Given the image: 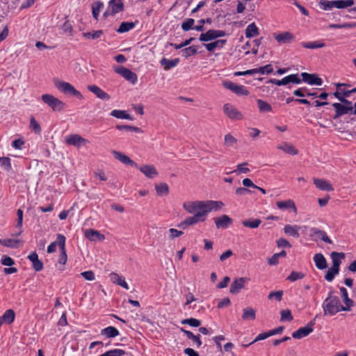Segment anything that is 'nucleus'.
I'll return each instance as SVG.
<instances>
[{
	"label": "nucleus",
	"instance_id": "f257e3e1",
	"mask_svg": "<svg viewBox=\"0 0 356 356\" xmlns=\"http://www.w3.org/2000/svg\"><path fill=\"white\" fill-rule=\"evenodd\" d=\"M224 206L221 201H188L183 204L184 209L189 213L193 214V216L186 218L181 221L178 227L186 229L190 225L197 224L200 222H204L208 213L211 211H218Z\"/></svg>",
	"mask_w": 356,
	"mask_h": 356
},
{
	"label": "nucleus",
	"instance_id": "f03ea898",
	"mask_svg": "<svg viewBox=\"0 0 356 356\" xmlns=\"http://www.w3.org/2000/svg\"><path fill=\"white\" fill-rule=\"evenodd\" d=\"M322 307L324 315L333 316L341 311H348V308H344V306L341 304L339 298L332 296V292L324 300Z\"/></svg>",
	"mask_w": 356,
	"mask_h": 356
},
{
	"label": "nucleus",
	"instance_id": "7ed1b4c3",
	"mask_svg": "<svg viewBox=\"0 0 356 356\" xmlns=\"http://www.w3.org/2000/svg\"><path fill=\"white\" fill-rule=\"evenodd\" d=\"M56 88L61 92L76 97L79 99H82L83 96L72 84L63 81L56 80L54 81Z\"/></svg>",
	"mask_w": 356,
	"mask_h": 356
},
{
	"label": "nucleus",
	"instance_id": "20e7f679",
	"mask_svg": "<svg viewBox=\"0 0 356 356\" xmlns=\"http://www.w3.org/2000/svg\"><path fill=\"white\" fill-rule=\"evenodd\" d=\"M41 98L42 100L54 111H61L65 107V104L63 101L52 95L44 94L42 95Z\"/></svg>",
	"mask_w": 356,
	"mask_h": 356
},
{
	"label": "nucleus",
	"instance_id": "39448f33",
	"mask_svg": "<svg viewBox=\"0 0 356 356\" xmlns=\"http://www.w3.org/2000/svg\"><path fill=\"white\" fill-rule=\"evenodd\" d=\"M124 9V3L122 0H111L106 10L104 13V17L108 15H114Z\"/></svg>",
	"mask_w": 356,
	"mask_h": 356
},
{
	"label": "nucleus",
	"instance_id": "423d86ee",
	"mask_svg": "<svg viewBox=\"0 0 356 356\" xmlns=\"http://www.w3.org/2000/svg\"><path fill=\"white\" fill-rule=\"evenodd\" d=\"M115 72L132 84H135L138 81L136 74L124 66H118L115 69Z\"/></svg>",
	"mask_w": 356,
	"mask_h": 356
},
{
	"label": "nucleus",
	"instance_id": "0eeeda50",
	"mask_svg": "<svg viewBox=\"0 0 356 356\" xmlns=\"http://www.w3.org/2000/svg\"><path fill=\"white\" fill-rule=\"evenodd\" d=\"M225 35V32L224 31L210 29L206 33H201L199 40L202 42H208Z\"/></svg>",
	"mask_w": 356,
	"mask_h": 356
},
{
	"label": "nucleus",
	"instance_id": "6e6552de",
	"mask_svg": "<svg viewBox=\"0 0 356 356\" xmlns=\"http://www.w3.org/2000/svg\"><path fill=\"white\" fill-rule=\"evenodd\" d=\"M223 111L231 120H239L243 118L242 113L231 104H225L223 106Z\"/></svg>",
	"mask_w": 356,
	"mask_h": 356
},
{
	"label": "nucleus",
	"instance_id": "1a4fd4ad",
	"mask_svg": "<svg viewBox=\"0 0 356 356\" xmlns=\"http://www.w3.org/2000/svg\"><path fill=\"white\" fill-rule=\"evenodd\" d=\"M65 142L67 145H73L76 147L84 146L89 143L87 139L78 134H71L65 137Z\"/></svg>",
	"mask_w": 356,
	"mask_h": 356
},
{
	"label": "nucleus",
	"instance_id": "9d476101",
	"mask_svg": "<svg viewBox=\"0 0 356 356\" xmlns=\"http://www.w3.org/2000/svg\"><path fill=\"white\" fill-rule=\"evenodd\" d=\"M332 106L335 109V114L333 116L334 120L346 114H354L355 107H348L342 105L341 103H333Z\"/></svg>",
	"mask_w": 356,
	"mask_h": 356
},
{
	"label": "nucleus",
	"instance_id": "9b49d317",
	"mask_svg": "<svg viewBox=\"0 0 356 356\" xmlns=\"http://www.w3.org/2000/svg\"><path fill=\"white\" fill-rule=\"evenodd\" d=\"M58 243L60 250L58 263L60 264L65 265L67 259L65 250V237L62 234H58Z\"/></svg>",
	"mask_w": 356,
	"mask_h": 356
},
{
	"label": "nucleus",
	"instance_id": "f8f14e48",
	"mask_svg": "<svg viewBox=\"0 0 356 356\" xmlns=\"http://www.w3.org/2000/svg\"><path fill=\"white\" fill-rule=\"evenodd\" d=\"M301 76L302 77V81L309 85H316L321 86L323 84V80L315 74L302 72L301 74Z\"/></svg>",
	"mask_w": 356,
	"mask_h": 356
},
{
	"label": "nucleus",
	"instance_id": "ddd939ff",
	"mask_svg": "<svg viewBox=\"0 0 356 356\" xmlns=\"http://www.w3.org/2000/svg\"><path fill=\"white\" fill-rule=\"evenodd\" d=\"M310 236L314 238L315 241H316L315 238V237H316L329 244H332L333 243L325 231L318 229L316 227H312L310 229Z\"/></svg>",
	"mask_w": 356,
	"mask_h": 356
},
{
	"label": "nucleus",
	"instance_id": "4468645a",
	"mask_svg": "<svg viewBox=\"0 0 356 356\" xmlns=\"http://www.w3.org/2000/svg\"><path fill=\"white\" fill-rule=\"evenodd\" d=\"M112 154L115 159H118L122 163L138 168V164L131 159H130V158L126 156L125 154L116 150L112 151Z\"/></svg>",
	"mask_w": 356,
	"mask_h": 356
},
{
	"label": "nucleus",
	"instance_id": "2eb2a0df",
	"mask_svg": "<svg viewBox=\"0 0 356 356\" xmlns=\"http://www.w3.org/2000/svg\"><path fill=\"white\" fill-rule=\"evenodd\" d=\"M214 222L217 228L226 229L232 223V219L225 214L220 217L215 218Z\"/></svg>",
	"mask_w": 356,
	"mask_h": 356
},
{
	"label": "nucleus",
	"instance_id": "dca6fc26",
	"mask_svg": "<svg viewBox=\"0 0 356 356\" xmlns=\"http://www.w3.org/2000/svg\"><path fill=\"white\" fill-rule=\"evenodd\" d=\"M248 280L246 277H240L232 282L230 286V293H238L244 287L245 283Z\"/></svg>",
	"mask_w": 356,
	"mask_h": 356
},
{
	"label": "nucleus",
	"instance_id": "f3484780",
	"mask_svg": "<svg viewBox=\"0 0 356 356\" xmlns=\"http://www.w3.org/2000/svg\"><path fill=\"white\" fill-rule=\"evenodd\" d=\"M137 168H138L147 177L150 179L155 177L158 175L156 169L152 165H144L140 167L138 165Z\"/></svg>",
	"mask_w": 356,
	"mask_h": 356
},
{
	"label": "nucleus",
	"instance_id": "a211bd4d",
	"mask_svg": "<svg viewBox=\"0 0 356 356\" xmlns=\"http://www.w3.org/2000/svg\"><path fill=\"white\" fill-rule=\"evenodd\" d=\"M88 89L102 100H108L110 99L109 95L96 85L88 86Z\"/></svg>",
	"mask_w": 356,
	"mask_h": 356
},
{
	"label": "nucleus",
	"instance_id": "6ab92c4d",
	"mask_svg": "<svg viewBox=\"0 0 356 356\" xmlns=\"http://www.w3.org/2000/svg\"><path fill=\"white\" fill-rule=\"evenodd\" d=\"M314 184L316 188L321 191H332L334 188L327 180L323 179H314Z\"/></svg>",
	"mask_w": 356,
	"mask_h": 356
},
{
	"label": "nucleus",
	"instance_id": "aec40b11",
	"mask_svg": "<svg viewBox=\"0 0 356 356\" xmlns=\"http://www.w3.org/2000/svg\"><path fill=\"white\" fill-rule=\"evenodd\" d=\"M301 227L299 225H286L284 227V232L286 235L298 238L300 237L299 231Z\"/></svg>",
	"mask_w": 356,
	"mask_h": 356
},
{
	"label": "nucleus",
	"instance_id": "412c9836",
	"mask_svg": "<svg viewBox=\"0 0 356 356\" xmlns=\"http://www.w3.org/2000/svg\"><path fill=\"white\" fill-rule=\"evenodd\" d=\"M28 259L32 262L33 268L35 271H40L43 269V263L39 260L38 255L35 252H32Z\"/></svg>",
	"mask_w": 356,
	"mask_h": 356
},
{
	"label": "nucleus",
	"instance_id": "4be33fe9",
	"mask_svg": "<svg viewBox=\"0 0 356 356\" xmlns=\"http://www.w3.org/2000/svg\"><path fill=\"white\" fill-rule=\"evenodd\" d=\"M314 331V328H309L307 325L304 327H300L296 331L292 333V337L295 339H302L308 336Z\"/></svg>",
	"mask_w": 356,
	"mask_h": 356
},
{
	"label": "nucleus",
	"instance_id": "5701e85b",
	"mask_svg": "<svg viewBox=\"0 0 356 356\" xmlns=\"http://www.w3.org/2000/svg\"><path fill=\"white\" fill-rule=\"evenodd\" d=\"M277 207L282 210L291 209L295 213H297V208L295 202L292 200H287L286 201H277L276 202Z\"/></svg>",
	"mask_w": 356,
	"mask_h": 356
},
{
	"label": "nucleus",
	"instance_id": "b1692460",
	"mask_svg": "<svg viewBox=\"0 0 356 356\" xmlns=\"http://www.w3.org/2000/svg\"><path fill=\"white\" fill-rule=\"evenodd\" d=\"M84 234L85 236L90 241H95L96 239L99 241H103L105 238L104 235L100 234L98 231L92 229H86L84 232Z\"/></svg>",
	"mask_w": 356,
	"mask_h": 356
},
{
	"label": "nucleus",
	"instance_id": "393cba45",
	"mask_svg": "<svg viewBox=\"0 0 356 356\" xmlns=\"http://www.w3.org/2000/svg\"><path fill=\"white\" fill-rule=\"evenodd\" d=\"M314 261L316 268L319 270H323L327 268V261L321 253H317L314 256Z\"/></svg>",
	"mask_w": 356,
	"mask_h": 356
},
{
	"label": "nucleus",
	"instance_id": "a878e982",
	"mask_svg": "<svg viewBox=\"0 0 356 356\" xmlns=\"http://www.w3.org/2000/svg\"><path fill=\"white\" fill-rule=\"evenodd\" d=\"M332 261V267L339 269V266L341 264V259H343L346 257L343 252H332L330 254Z\"/></svg>",
	"mask_w": 356,
	"mask_h": 356
},
{
	"label": "nucleus",
	"instance_id": "bb28decb",
	"mask_svg": "<svg viewBox=\"0 0 356 356\" xmlns=\"http://www.w3.org/2000/svg\"><path fill=\"white\" fill-rule=\"evenodd\" d=\"M109 277H110L111 280L113 283H115V284L120 285V286L123 287L125 289H129V285L126 282L124 277H120L118 274L115 273H111L109 275Z\"/></svg>",
	"mask_w": 356,
	"mask_h": 356
},
{
	"label": "nucleus",
	"instance_id": "cd10ccee",
	"mask_svg": "<svg viewBox=\"0 0 356 356\" xmlns=\"http://www.w3.org/2000/svg\"><path fill=\"white\" fill-rule=\"evenodd\" d=\"M15 317V314L13 309H8L5 312L2 316L0 318V325L3 323H6L7 324H11Z\"/></svg>",
	"mask_w": 356,
	"mask_h": 356
},
{
	"label": "nucleus",
	"instance_id": "c85d7f7f",
	"mask_svg": "<svg viewBox=\"0 0 356 356\" xmlns=\"http://www.w3.org/2000/svg\"><path fill=\"white\" fill-rule=\"evenodd\" d=\"M226 40H217L213 42L204 44L203 45L206 47L209 51H213L216 49H221L226 44Z\"/></svg>",
	"mask_w": 356,
	"mask_h": 356
},
{
	"label": "nucleus",
	"instance_id": "c756f323",
	"mask_svg": "<svg viewBox=\"0 0 356 356\" xmlns=\"http://www.w3.org/2000/svg\"><path fill=\"white\" fill-rule=\"evenodd\" d=\"M181 331L183 332L189 339H191L193 341L194 346L196 348H198L201 346L202 341L200 340V334L195 335L192 332L186 330L184 328H181Z\"/></svg>",
	"mask_w": 356,
	"mask_h": 356
},
{
	"label": "nucleus",
	"instance_id": "7c9ffc66",
	"mask_svg": "<svg viewBox=\"0 0 356 356\" xmlns=\"http://www.w3.org/2000/svg\"><path fill=\"white\" fill-rule=\"evenodd\" d=\"M257 104L260 113H266L273 112V107L271 106V105L266 102V101L261 99H257Z\"/></svg>",
	"mask_w": 356,
	"mask_h": 356
},
{
	"label": "nucleus",
	"instance_id": "2f4dec72",
	"mask_svg": "<svg viewBox=\"0 0 356 356\" xmlns=\"http://www.w3.org/2000/svg\"><path fill=\"white\" fill-rule=\"evenodd\" d=\"M101 335L108 338H113L120 334L118 330L113 326L106 327L101 330Z\"/></svg>",
	"mask_w": 356,
	"mask_h": 356
},
{
	"label": "nucleus",
	"instance_id": "473e14b6",
	"mask_svg": "<svg viewBox=\"0 0 356 356\" xmlns=\"http://www.w3.org/2000/svg\"><path fill=\"white\" fill-rule=\"evenodd\" d=\"M300 44L304 48L311 49L323 48L325 47V43L321 40H316L312 42H302Z\"/></svg>",
	"mask_w": 356,
	"mask_h": 356
},
{
	"label": "nucleus",
	"instance_id": "72a5a7b5",
	"mask_svg": "<svg viewBox=\"0 0 356 356\" xmlns=\"http://www.w3.org/2000/svg\"><path fill=\"white\" fill-rule=\"evenodd\" d=\"M179 63V58L169 60L168 58H163L160 61L161 65L163 66L164 70L166 71L170 70L172 67H176Z\"/></svg>",
	"mask_w": 356,
	"mask_h": 356
},
{
	"label": "nucleus",
	"instance_id": "f704fd0d",
	"mask_svg": "<svg viewBox=\"0 0 356 356\" xmlns=\"http://www.w3.org/2000/svg\"><path fill=\"white\" fill-rule=\"evenodd\" d=\"M277 148L279 149L282 150L286 154H291V155H296L298 153V151L296 147L287 143H283L277 146Z\"/></svg>",
	"mask_w": 356,
	"mask_h": 356
},
{
	"label": "nucleus",
	"instance_id": "c9c22d12",
	"mask_svg": "<svg viewBox=\"0 0 356 356\" xmlns=\"http://www.w3.org/2000/svg\"><path fill=\"white\" fill-rule=\"evenodd\" d=\"M17 220L15 227L18 229V232L13 234V236H19L22 233V227L23 224V211L22 209H19L17 210Z\"/></svg>",
	"mask_w": 356,
	"mask_h": 356
},
{
	"label": "nucleus",
	"instance_id": "e433bc0d",
	"mask_svg": "<svg viewBox=\"0 0 356 356\" xmlns=\"http://www.w3.org/2000/svg\"><path fill=\"white\" fill-rule=\"evenodd\" d=\"M275 38L280 43H288L293 40L294 36L289 32H284L276 35Z\"/></svg>",
	"mask_w": 356,
	"mask_h": 356
},
{
	"label": "nucleus",
	"instance_id": "4c0bfd02",
	"mask_svg": "<svg viewBox=\"0 0 356 356\" xmlns=\"http://www.w3.org/2000/svg\"><path fill=\"white\" fill-rule=\"evenodd\" d=\"M293 94L295 96L300 97H303L305 96L317 97L316 92H310L309 90L307 88H300L297 90H295L293 92Z\"/></svg>",
	"mask_w": 356,
	"mask_h": 356
},
{
	"label": "nucleus",
	"instance_id": "58836bf2",
	"mask_svg": "<svg viewBox=\"0 0 356 356\" xmlns=\"http://www.w3.org/2000/svg\"><path fill=\"white\" fill-rule=\"evenodd\" d=\"M340 291L341 293V297L343 298V301L346 305V306H344V308H348V311H349L353 304V301L348 298V291L345 287H343V286L341 287Z\"/></svg>",
	"mask_w": 356,
	"mask_h": 356
},
{
	"label": "nucleus",
	"instance_id": "ea45409f",
	"mask_svg": "<svg viewBox=\"0 0 356 356\" xmlns=\"http://www.w3.org/2000/svg\"><path fill=\"white\" fill-rule=\"evenodd\" d=\"M259 35V29L255 23H251L245 29V37L250 38Z\"/></svg>",
	"mask_w": 356,
	"mask_h": 356
},
{
	"label": "nucleus",
	"instance_id": "a19ab883",
	"mask_svg": "<svg viewBox=\"0 0 356 356\" xmlns=\"http://www.w3.org/2000/svg\"><path fill=\"white\" fill-rule=\"evenodd\" d=\"M256 317V312L252 307H246L243 310L242 318L245 321L254 320Z\"/></svg>",
	"mask_w": 356,
	"mask_h": 356
},
{
	"label": "nucleus",
	"instance_id": "79ce46f5",
	"mask_svg": "<svg viewBox=\"0 0 356 356\" xmlns=\"http://www.w3.org/2000/svg\"><path fill=\"white\" fill-rule=\"evenodd\" d=\"M111 115L118 119L132 120L131 115L127 113L125 111L122 110H113L111 113Z\"/></svg>",
	"mask_w": 356,
	"mask_h": 356
},
{
	"label": "nucleus",
	"instance_id": "37998d69",
	"mask_svg": "<svg viewBox=\"0 0 356 356\" xmlns=\"http://www.w3.org/2000/svg\"><path fill=\"white\" fill-rule=\"evenodd\" d=\"M135 27V23L132 22H122L117 31L120 33H126Z\"/></svg>",
	"mask_w": 356,
	"mask_h": 356
},
{
	"label": "nucleus",
	"instance_id": "c03bdc74",
	"mask_svg": "<svg viewBox=\"0 0 356 356\" xmlns=\"http://www.w3.org/2000/svg\"><path fill=\"white\" fill-rule=\"evenodd\" d=\"M248 165V163H240V164H238L237 165V168L232 172H226V174H229V173H236L237 175H239V174H247L248 173L250 170L247 167Z\"/></svg>",
	"mask_w": 356,
	"mask_h": 356
},
{
	"label": "nucleus",
	"instance_id": "a18cd8bd",
	"mask_svg": "<svg viewBox=\"0 0 356 356\" xmlns=\"http://www.w3.org/2000/svg\"><path fill=\"white\" fill-rule=\"evenodd\" d=\"M104 8V3L101 1H95L92 6V16L95 19H98L99 12Z\"/></svg>",
	"mask_w": 356,
	"mask_h": 356
},
{
	"label": "nucleus",
	"instance_id": "49530a36",
	"mask_svg": "<svg viewBox=\"0 0 356 356\" xmlns=\"http://www.w3.org/2000/svg\"><path fill=\"white\" fill-rule=\"evenodd\" d=\"M261 221L259 219H249L242 221V225L244 227L254 229L258 227Z\"/></svg>",
	"mask_w": 356,
	"mask_h": 356
},
{
	"label": "nucleus",
	"instance_id": "de8ad7c7",
	"mask_svg": "<svg viewBox=\"0 0 356 356\" xmlns=\"http://www.w3.org/2000/svg\"><path fill=\"white\" fill-rule=\"evenodd\" d=\"M19 243L18 239L6 238L0 239V244L9 248H17Z\"/></svg>",
	"mask_w": 356,
	"mask_h": 356
},
{
	"label": "nucleus",
	"instance_id": "09e8293b",
	"mask_svg": "<svg viewBox=\"0 0 356 356\" xmlns=\"http://www.w3.org/2000/svg\"><path fill=\"white\" fill-rule=\"evenodd\" d=\"M182 56L188 58L197 53V46H191L181 50Z\"/></svg>",
	"mask_w": 356,
	"mask_h": 356
},
{
	"label": "nucleus",
	"instance_id": "8fccbe9b",
	"mask_svg": "<svg viewBox=\"0 0 356 356\" xmlns=\"http://www.w3.org/2000/svg\"><path fill=\"white\" fill-rule=\"evenodd\" d=\"M339 268L332 266L330 268H328V270L325 275V279L327 282H332L334 280L335 275H337L339 273Z\"/></svg>",
	"mask_w": 356,
	"mask_h": 356
},
{
	"label": "nucleus",
	"instance_id": "3c124183",
	"mask_svg": "<svg viewBox=\"0 0 356 356\" xmlns=\"http://www.w3.org/2000/svg\"><path fill=\"white\" fill-rule=\"evenodd\" d=\"M156 193L159 195H167L169 193V188L167 184L161 183L155 186Z\"/></svg>",
	"mask_w": 356,
	"mask_h": 356
},
{
	"label": "nucleus",
	"instance_id": "603ef678",
	"mask_svg": "<svg viewBox=\"0 0 356 356\" xmlns=\"http://www.w3.org/2000/svg\"><path fill=\"white\" fill-rule=\"evenodd\" d=\"M305 277V274L302 272L292 271L287 277L286 280L290 282H296L298 280H302Z\"/></svg>",
	"mask_w": 356,
	"mask_h": 356
},
{
	"label": "nucleus",
	"instance_id": "864d4df0",
	"mask_svg": "<svg viewBox=\"0 0 356 356\" xmlns=\"http://www.w3.org/2000/svg\"><path fill=\"white\" fill-rule=\"evenodd\" d=\"M0 166L3 170L10 171L12 169L10 159L8 157H1Z\"/></svg>",
	"mask_w": 356,
	"mask_h": 356
},
{
	"label": "nucleus",
	"instance_id": "5fc2aeb1",
	"mask_svg": "<svg viewBox=\"0 0 356 356\" xmlns=\"http://www.w3.org/2000/svg\"><path fill=\"white\" fill-rule=\"evenodd\" d=\"M103 34L102 30H98V31H93L92 32H86L83 33V36L86 38L88 39H97L101 37V35Z\"/></svg>",
	"mask_w": 356,
	"mask_h": 356
},
{
	"label": "nucleus",
	"instance_id": "6e6d98bb",
	"mask_svg": "<svg viewBox=\"0 0 356 356\" xmlns=\"http://www.w3.org/2000/svg\"><path fill=\"white\" fill-rule=\"evenodd\" d=\"M319 6L320 8L324 10H331L332 8H335L334 1L321 0L319 1Z\"/></svg>",
	"mask_w": 356,
	"mask_h": 356
},
{
	"label": "nucleus",
	"instance_id": "4d7b16f0",
	"mask_svg": "<svg viewBox=\"0 0 356 356\" xmlns=\"http://www.w3.org/2000/svg\"><path fill=\"white\" fill-rule=\"evenodd\" d=\"M195 20L192 18H187L182 24L181 29L184 31L193 29Z\"/></svg>",
	"mask_w": 356,
	"mask_h": 356
},
{
	"label": "nucleus",
	"instance_id": "13d9d810",
	"mask_svg": "<svg viewBox=\"0 0 356 356\" xmlns=\"http://www.w3.org/2000/svg\"><path fill=\"white\" fill-rule=\"evenodd\" d=\"M181 324H187L191 327H199L201 325V321L197 318H190L181 321Z\"/></svg>",
	"mask_w": 356,
	"mask_h": 356
},
{
	"label": "nucleus",
	"instance_id": "bf43d9fd",
	"mask_svg": "<svg viewBox=\"0 0 356 356\" xmlns=\"http://www.w3.org/2000/svg\"><path fill=\"white\" fill-rule=\"evenodd\" d=\"M30 128L34 131L35 134H40L41 132V127L39 123L35 120L33 116L30 118Z\"/></svg>",
	"mask_w": 356,
	"mask_h": 356
},
{
	"label": "nucleus",
	"instance_id": "052dcab7",
	"mask_svg": "<svg viewBox=\"0 0 356 356\" xmlns=\"http://www.w3.org/2000/svg\"><path fill=\"white\" fill-rule=\"evenodd\" d=\"M286 78L287 80V84L290 83L299 84L302 81L298 74H290L286 76Z\"/></svg>",
	"mask_w": 356,
	"mask_h": 356
},
{
	"label": "nucleus",
	"instance_id": "680f3d73",
	"mask_svg": "<svg viewBox=\"0 0 356 356\" xmlns=\"http://www.w3.org/2000/svg\"><path fill=\"white\" fill-rule=\"evenodd\" d=\"M237 142L236 138H235L232 134H227L225 136V144L227 147L233 146Z\"/></svg>",
	"mask_w": 356,
	"mask_h": 356
},
{
	"label": "nucleus",
	"instance_id": "e2e57ef3",
	"mask_svg": "<svg viewBox=\"0 0 356 356\" xmlns=\"http://www.w3.org/2000/svg\"><path fill=\"white\" fill-rule=\"evenodd\" d=\"M234 92L238 95H248L249 92L243 86L236 85Z\"/></svg>",
	"mask_w": 356,
	"mask_h": 356
},
{
	"label": "nucleus",
	"instance_id": "0e129e2a",
	"mask_svg": "<svg viewBox=\"0 0 356 356\" xmlns=\"http://www.w3.org/2000/svg\"><path fill=\"white\" fill-rule=\"evenodd\" d=\"M281 321H291L293 320V316L291 312L289 309H283L280 312Z\"/></svg>",
	"mask_w": 356,
	"mask_h": 356
},
{
	"label": "nucleus",
	"instance_id": "69168bd1",
	"mask_svg": "<svg viewBox=\"0 0 356 356\" xmlns=\"http://www.w3.org/2000/svg\"><path fill=\"white\" fill-rule=\"evenodd\" d=\"M1 263L3 266H12L15 264V261L11 257L7 256V255H3L1 259Z\"/></svg>",
	"mask_w": 356,
	"mask_h": 356
},
{
	"label": "nucleus",
	"instance_id": "338daca9",
	"mask_svg": "<svg viewBox=\"0 0 356 356\" xmlns=\"http://www.w3.org/2000/svg\"><path fill=\"white\" fill-rule=\"evenodd\" d=\"M259 74H268L273 72V67L272 65L268 64V65H266L265 66L259 67Z\"/></svg>",
	"mask_w": 356,
	"mask_h": 356
},
{
	"label": "nucleus",
	"instance_id": "774afa93",
	"mask_svg": "<svg viewBox=\"0 0 356 356\" xmlns=\"http://www.w3.org/2000/svg\"><path fill=\"white\" fill-rule=\"evenodd\" d=\"M283 296V291H272L269 293L268 298V299H276L277 301H281Z\"/></svg>",
	"mask_w": 356,
	"mask_h": 356
}]
</instances>
